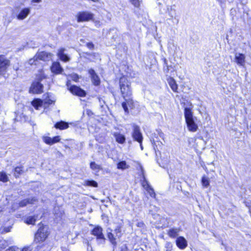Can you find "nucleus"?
<instances>
[{
  "instance_id": "393cba45",
  "label": "nucleus",
  "mask_w": 251,
  "mask_h": 251,
  "mask_svg": "<svg viewBox=\"0 0 251 251\" xmlns=\"http://www.w3.org/2000/svg\"><path fill=\"white\" fill-rule=\"evenodd\" d=\"M169 84L174 92H176L177 89V85L175 80L171 77H170L168 79Z\"/></svg>"
},
{
  "instance_id": "3c124183",
  "label": "nucleus",
  "mask_w": 251,
  "mask_h": 251,
  "mask_svg": "<svg viewBox=\"0 0 251 251\" xmlns=\"http://www.w3.org/2000/svg\"><path fill=\"white\" fill-rule=\"evenodd\" d=\"M41 1V0H32V2L39 3Z\"/></svg>"
},
{
  "instance_id": "20e7f679",
  "label": "nucleus",
  "mask_w": 251,
  "mask_h": 251,
  "mask_svg": "<svg viewBox=\"0 0 251 251\" xmlns=\"http://www.w3.org/2000/svg\"><path fill=\"white\" fill-rule=\"evenodd\" d=\"M102 228L100 226L95 227L91 231V234L97 238V240L99 244H104L105 238L102 233Z\"/></svg>"
},
{
  "instance_id": "39448f33",
  "label": "nucleus",
  "mask_w": 251,
  "mask_h": 251,
  "mask_svg": "<svg viewBox=\"0 0 251 251\" xmlns=\"http://www.w3.org/2000/svg\"><path fill=\"white\" fill-rule=\"evenodd\" d=\"M230 16L233 21H235L238 20L240 17L241 19H243V22L245 23L244 18L245 17V16L248 18V13H244V14L242 16H241V13L239 10V8L237 7L236 8H232L230 9Z\"/></svg>"
},
{
  "instance_id": "c03bdc74",
  "label": "nucleus",
  "mask_w": 251,
  "mask_h": 251,
  "mask_svg": "<svg viewBox=\"0 0 251 251\" xmlns=\"http://www.w3.org/2000/svg\"><path fill=\"white\" fill-rule=\"evenodd\" d=\"M11 228V226L3 227L2 228H1L0 231L1 233L3 234V233H5L9 232L10 231Z\"/></svg>"
},
{
  "instance_id": "0eeeda50",
  "label": "nucleus",
  "mask_w": 251,
  "mask_h": 251,
  "mask_svg": "<svg viewBox=\"0 0 251 251\" xmlns=\"http://www.w3.org/2000/svg\"><path fill=\"white\" fill-rule=\"evenodd\" d=\"M76 17L78 22H86L92 20L93 18V14L87 11L80 12Z\"/></svg>"
},
{
  "instance_id": "423d86ee",
  "label": "nucleus",
  "mask_w": 251,
  "mask_h": 251,
  "mask_svg": "<svg viewBox=\"0 0 251 251\" xmlns=\"http://www.w3.org/2000/svg\"><path fill=\"white\" fill-rule=\"evenodd\" d=\"M132 137L135 141L138 142L139 143H142L143 138L140 130V127L135 124H133V132L132 133Z\"/></svg>"
},
{
  "instance_id": "ddd939ff",
  "label": "nucleus",
  "mask_w": 251,
  "mask_h": 251,
  "mask_svg": "<svg viewBox=\"0 0 251 251\" xmlns=\"http://www.w3.org/2000/svg\"><path fill=\"white\" fill-rule=\"evenodd\" d=\"M43 141L48 145H52L60 141V136H56L51 138V137L44 136L42 137Z\"/></svg>"
},
{
  "instance_id": "c756f323",
  "label": "nucleus",
  "mask_w": 251,
  "mask_h": 251,
  "mask_svg": "<svg viewBox=\"0 0 251 251\" xmlns=\"http://www.w3.org/2000/svg\"><path fill=\"white\" fill-rule=\"evenodd\" d=\"M163 71L166 74H167L169 71L173 69V67L171 65H169L167 62V60L166 58H163Z\"/></svg>"
},
{
  "instance_id": "aec40b11",
  "label": "nucleus",
  "mask_w": 251,
  "mask_h": 251,
  "mask_svg": "<svg viewBox=\"0 0 251 251\" xmlns=\"http://www.w3.org/2000/svg\"><path fill=\"white\" fill-rule=\"evenodd\" d=\"M65 49L62 48L59 50L57 56L59 59L64 62H68L70 60V57L66 54L64 53Z\"/></svg>"
},
{
  "instance_id": "5fc2aeb1",
  "label": "nucleus",
  "mask_w": 251,
  "mask_h": 251,
  "mask_svg": "<svg viewBox=\"0 0 251 251\" xmlns=\"http://www.w3.org/2000/svg\"><path fill=\"white\" fill-rule=\"evenodd\" d=\"M53 101L50 100H48V104H50L52 103Z\"/></svg>"
},
{
  "instance_id": "4be33fe9",
  "label": "nucleus",
  "mask_w": 251,
  "mask_h": 251,
  "mask_svg": "<svg viewBox=\"0 0 251 251\" xmlns=\"http://www.w3.org/2000/svg\"><path fill=\"white\" fill-rule=\"evenodd\" d=\"M30 12V9L25 8L21 10L17 16V18L19 20H23L25 19Z\"/></svg>"
},
{
  "instance_id": "bf43d9fd",
  "label": "nucleus",
  "mask_w": 251,
  "mask_h": 251,
  "mask_svg": "<svg viewBox=\"0 0 251 251\" xmlns=\"http://www.w3.org/2000/svg\"><path fill=\"white\" fill-rule=\"evenodd\" d=\"M178 23V20L177 19V23Z\"/></svg>"
},
{
  "instance_id": "6e6d98bb",
  "label": "nucleus",
  "mask_w": 251,
  "mask_h": 251,
  "mask_svg": "<svg viewBox=\"0 0 251 251\" xmlns=\"http://www.w3.org/2000/svg\"><path fill=\"white\" fill-rule=\"evenodd\" d=\"M140 147H141V150H143V147L142 146V143H140Z\"/></svg>"
},
{
  "instance_id": "6e6552de",
  "label": "nucleus",
  "mask_w": 251,
  "mask_h": 251,
  "mask_svg": "<svg viewBox=\"0 0 251 251\" xmlns=\"http://www.w3.org/2000/svg\"><path fill=\"white\" fill-rule=\"evenodd\" d=\"M124 99L126 101L123 102L122 103V105L125 112L128 113L129 112L128 106L130 109H133L135 107L134 102L130 97L126 98Z\"/></svg>"
},
{
  "instance_id": "f3484780",
  "label": "nucleus",
  "mask_w": 251,
  "mask_h": 251,
  "mask_svg": "<svg viewBox=\"0 0 251 251\" xmlns=\"http://www.w3.org/2000/svg\"><path fill=\"white\" fill-rule=\"evenodd\" d=\"M151 144L155 152L156 155H157V152L160 153V152L159 151V148L162 147L163 143L159 140H155L153 137L152 138V139H151Z\"/></svg>"
},
{
  "instance_id": "49530a36",
  "label": "nucleus",
  "mask_w": 251,
  "mask_h": 251,
  "mask_svg": "<svg viewBox=\"0 0 251 251\" xmlns=\"http://www.w3.org/2000/svg\"><path fill=\"white\" fill-rule=\"evenodd\" d=\"M37 60L38 59H36L35 55L33 58H31L29 60L28 63L30 65H33V64L36 65V64L35 63V61H37Z\"/></svg>"
},
{
  "instance_id": "2eb2a0df",
  "label": "nucleus",
  "mask_w": 251,
  "mask_h": 251,
  "mask_svg": "<svg viewBox=\"0 0 251 251\" xmlns=\"http://www.w3.org/2000/svg\"><path fill=\"white\" fill-rule=\"evenodd\" d=\"M89 74L91 75L92 81L94 85L95 86L99 85L100 82V79L99 76L95 73V71L93 69H91L89 70Z\"/></svg>"
},
{
  "instance_id": "79ce46f5",
  "label": "nucleus",
  "mask_w": 251,
  "mask_h": 251,
  "mask_svg": "<svg viewBox=\"0 0 251 251\" xmlns=\"http://www.w3.org/2000/svg\"><path fill=\"white\" fill-rule=\"evenodd\" d=\"M129 1L136 7H139L142 2V0H129Z\"/></svg>"
},
{
  "instance_id": "dca6fc26",
  "label": "nucleus",
  "mask_w": 251,
  "mask_h": 251,
  "mask_svg": "<svg viewBox=\"0 0 251 251\" xmlns=\"http://www.w3.org/2000/svg\"><path fill=\"white\" fill-rule=\"evenodd\" d=\"M50 69L51 72L55 74H61L63 71V69L58 62H54L52 63Z\"/></svg>"
},
{
  "instance_id": "1a4fd4ad",
  "label": "nucleus",
  "mask_w": 251,
  "mask_h": 251,
  "mask_svg": "<svg viewBox=\"0 0 251 251\" xmlns=\"http://www.w3.org/2000/svg\"><path fill=\"white\" fill-rule=\"evenodd\" d=\"M43 85L38 81L33 82L29 92L32 93H41L43 92Z\"/></svg>"
},
{
  "instance_id": "ea45409f",
  "label": "nucleus",
  "mask_w": 251,
  "mask_h": 251,
  "mask_svg": "<svg viewBox=\"0 0 251 251\" xmlns=\"http://www.w3.org/2000/svg\"><path fill=\"white\" fill-rule=\"evenodd\" d=\"M113 234L115 235V237L119 238L121 236V227L118 226L114 231Z\"/></svg>"
},
{
  "instance_id": "f704fd0d",
  "label": "nucleus",
  "mask_w": 251,
  "mask_h": 251,
  "mask_svg": "<svg viewBox=\"0 0 251 251\" xmlns=\"http://www.w3.org/2000/svg\"><path fill=\"white\" fill-rule=\"evenodd\" d=\"M179 230L177 228H171L168 231V235L172 238H175L177 236Z\"/></svg>"
},
{
  "instance_id": "2f4dec72",
  "label": "nucleus",
  "mask_w": 251,
  "mask_h": 251,
  "mask_svg": "<svg viewBox=\"0 0 251 251\" xmlns=\"http://www.w3.org/2000/svg\"><path fill=\"white\" fill-rule=\"evenodd\" d=\"M83 185L87 186H91L94 187H97L98 186V183L93 180H86L84 181Z\"/></svg>"
},
{
  "instance_id": "7c9ffc66",
  "label": "nucleus",
  "mask_w": 251,
  "mask_h": 251,
  "mask_svg": "<svg viewBox=\"0 0 251 251\" xmlns=\"http://www.w3.org/2000/svg\"><path fill=\"white\" fill-rule=\"evenodd\" d=\"M37 216H28L25 220V222L28 225H34Z\"/></svg>"
},
{
  "instance_id": "4468645a",
  "label": "nucleus",
  "mask_w": 251,
  "mask_h": 251,
  "mask_svg": "<svg viewBox=\"0 0 251 251\" xmlns=\"http://www.w3.org/2000/svg\"><path fill=\"white\" fill-rule=\"evenodd\" d=\"M235 61L240 66H244L245 64V55L240 53H236L235 54Z\"/></svg>"
},
{
  "instance_id": "72a5a7b5",
  "label": "nucleus",
  "mask_w": 251,
  "mask_h": 251,
  "mask_svg": "<svg viewBox=\"0 0 251 251\" xmlns=\"http://www.w3.org/2000/svg\"><path fill=\"white\" fill-rule=\"evenodd\" d=\"M9 177L7 174L4 171L0 172V181L5 183L9 181Z\"/></svg>"
},
{
  "instance_id": "f03ea898",
  "label": "nucleus",
  "mask_w": 251,
  "mask_h": 251,
  "mask_svg": "<svg viewBox=\"0 0 251 251\" xmlns=\"http://www.w3.org/2000/svg\"><path fill=\"white\" fill-rule=\"evenodd\" d=\"M119 85L121 93L124 99L131 97L132 96V90L130 83L125 77H122L119 80Z\"/></svg>"
},
{
  "instance_id": "473e14b6",
  "label": "nucleus",
  "mask_w": 251,
  "mask_h": 251,
  "mask_svg": "<svg viewBox=\"0 0 251 251\" xmlns=\"http://www.w3.org/2000/svg\"><path fill=\"white\" fill-rule=\"evenodd\" d=\"M43 104V101L40 99H35L32 101V106L36 109H38Z\"/></svg>"
},
{
  "instance_id": "8fccbe9b",
  "label": "nucleus",
  "mask_w": 251,
  "mask_h": 251,
  "mask_svg": "<svg viewBox=\"0 0 251 251\" xmlns=\"http://www.w3.org/2000/svg\"><path fill=\"white\" fill-rule=\"evenodd\" d=\"M241 4H245L247 3V0H238Z\"/></svg>"
},
{
  "instance_id": "7ed1b4c3",
  "label": "nucleus",
  "mask_w": 251,
  "mask_h": 251,
  "mask_svg": "<svg viewBox=\"0 0 251 251\" xmlns=\"http://www.w3.org/2000/svg\"><path fill=\"white\" fill-rule=\"evenodd\" d=\"M38 226V230L35 234L34 242L36 243L44 241L49 235L48 227L44 226L41 223Z\"/></svg>"
},
{
  "instance_id": "4c0bfd02",
  "label": "nucleus",
  "mask_w": 251,
  "mask_h": 251,
  "mask_svg": "<svg viewBox=\"0 0 251 251\" xmlns=\"http://www.w3.org/2000/svg\"><path fill=\"white\" fill-rule=\"evenodd\" d=\"M128 166L126 165V163L125 161H122L119 162L117 164V168L119 169H125L127 168Z\"/></svg>"
},
{
  "instance_id": "cd10ccee",
  "label": "nucleus",
  "mask_w": 251,
  "mask_h": 251,
  "mask_svg": "<svg viewBox=\"0 0 251 251\" xmlns=\"http://www.w3.org/2000/svg\"><path fill=\"white\" fill-rule=\"evenodd\" d=\"M14 176L16 178H18L24 173L23 167H16L14 169Z\"/></svg>"
},
{
  "instance_id": "864d4df0",
  "label": "nucleus",
  "mask_w": 251,
  "mask_h": 251,
  "mask_svg": "<svg viewBox=\"0 0 251 251\" xmlns=\"http://www.w3.org/2000/svg\"><path fill=\"white\" fill-rule=\"evenodd\" d=\"M251 18H249V19L247 21V24L250 25V24H251Z\"/></svg>"
},
{
  "instance_id": "4d7b16f0",
  "label": "nucleus",
  "mask_w": 251,
  "mask_h": 251,
  "mask_svg": "<svg viewBox=\"0 0 251 251\" xmlns=\"http://www.w3.org/2000/svg\"><path fill=\"white\" fill-rule=\"evenodd\" d=\"M218 0L220 3H222L223 2V0Z\"/></svg>"
},
{
  "instance_id": "c85d7f7f",
  "label": "nucleus",
  "mask_w": 251,
  "mask_h": 251,
  "mask_svg": "<svg viewBox=\"0 0 251 251\" xmlns=\"http://www.w3.org/2000/svg\"><path fill=\"white\" fill-rule=\"evenodd\" d=\"M31 250L30 247H25L23 249H21L16 247H12L7 249L6 251H31Z\"/></svg>"
},
{
  "instance_id": "58836bf2",
  "label": "nucleus",
  "mask_w": 251,
  "mask_h": 251,
  "mask_svg": "<svg viewBox=\"0 0 251 251\" xmlns=\"http://www.w3.org/2000/svg\"><path fill=\"white\" fill-rule=\"evenodd\" d=\"M150 208L151 209L149 210V214H151L154 218H156V217L158 216V215L155 213H153L152 209H154V210L157 212L158 210V208L155 206H151Z\"/></svg>"
},
{
  "instance_id": "09e8293b",
  "label": "nucleus",
  "mask_w": 251,
  "mask_h": 251,
  "mask_svg": "<svg viewBox=\"0 0 251 251\" xmlns=\"http://www.w3.org/2000/svg\"><path fill=\"white\" fill-rule=\"evenodd\" d=\"M136 226L138 227L143 228L145 226V225L144 224V223L143 222H137V223L136 224Z\"/></svg>"
},
{
  "instance_id": "052dcab7",
  "label": "nucleus",
  "mask_w": 251,
  "mask_h": 251,
  "mask_svg": "<svg viewBox=\"0 0 251 251\" xmlns=\"http://www.w3.org/2000/svg\"><path fill=\"white\" fill-rule=\"evenodd\" d=\"M1 209H0V213L1 212Z\"/></svg>"
},
{
  "instance_id": "de8ad7c7",
  "label": "nucleus",
  "mask_w": 251,
  "mask_h": 251,
  "mask_svg": "<svg viewBox=\"0 0 251 251\" xmlns=\"http://www.w3.org/2000/svg\"><path fill=\"white\" fill-rule=\"evenodd\" d=\"M86 46L90 50H93L94 48V45L92 42H88L86 44Z\"/></svg>"
},
{
  "instance_id": "13d9d810",
  "label": "nucleus",
  "mask_w": 251,
  "mask_h": 251,
  "mask_svg": "<svg viewBox=\"0 0 251 251\" xmlns=\"http://www.w3.org/2000/svg\"><path fill=\"white\" fill-rule=\"evenodd\" d=\"M87 53V54H88V55H91V54H90V53Z\"/></svg>"
},
{
  "instance_id": "b1692460",
  "label": "nucleus",
  "mask_w": 251,
  "mask_h": 251,
  "mask_svg": "<svg viewBox=\"0 0 251 251\" xmlns=\"http://www.w3.org/2000/svg\"><path fill=\"white\" fill-rule=\"evenodd\" d=\"M113 135L115 138L116 141L118 143L120 144H123L124 143H125L126 140V137L124 135L120 133L114 132L113 133Z\"/></svg>"
},
{
  "instance_id": "6ab92c4d",
  "label": "nucleus",
  "mask_w": 251,
  "mask_h": 251,
  "mask_svg": "<svg viewBox=\"0 0 251 251\" xmlns=\"http://www.w3.org/2000/svg\"><path fill=\"white\" fill-rule=\"evenodd\" d=\"M38 200L36 197H32L23 200L21 201L19 204L20 207H24L28 204H34Z\"/></svg>"
},
{
  "instance_id": "9b49d317",
  "label": "nucleus",
  "mask_w": 251,
  "mask_h": 251,
  "mask_svg": "<svg viewBox=\"0 0 251 251\" xmlns=\"http://www.w3.org/2000/svg\"><path fill=\"white\" fill-rule=\"evenodd\" d=\"M69 90L72 94L79 97H85L86 95L84 90L75 85L71 86Z\"/></svg>"
},
{
  "instance_id": "a211bd4d",
  "label": "nucleus",
  "mask_w": 251,
  "mask_h": 251,
  "mask_svg": "<svg viewBox=\"0 0 251 251\" xmlns=\"http://www.w3.org/2000/svg\"><path fill=\"white\" fill-rule=\"evenodd\" d=\"M166 13L168 14L170 18L168 20L176 18V11L175 9V5H167Z\"/></svg>"
},
{
  "instance_id": "c9c22d12",
  "label": "nucleus",
  "mask_w": 251,
  "mask_h": 251,
  "mask_svg": "<svg viewBox=\"0 0 251 251\" xmlns=\"http://www.w3.org/2000/svg\"><path fill=\"white\" fill-rule=\"evenodd\" d=\"M141 168L142 172L143 178V181L142 182V186L145 188L147 189V188H149V187H150L151 186L149 185L148 181L146 180V179L145 178V176L144 175L143 169L142 167H141Z\"/></svg>"
},
{
  "instance_id": "412c9836",
  "label": "nucleus",
  "mask_w": 251,
  "mask_h": 251,
  "mask_svg": "<svg viewBox=\"0 0 251 251\" xmlns=\"http://www.w3.org/2000/svg\"><path fill=\"white\" fill-rule=\"evenodd\" d=\"M176 244L177 247L181 249L185 248L187 246L186 240L182 236H180L176 239Z\"/></svg>"
},
{
  "instance_id": "f257e3e1",
  "label": "nucleus",
  "mask_w": 251,
  "mask_h": 251,
  "mask_svg": "<svg viewBox=\"0 0 251 251\" xmlns=\"http://www.w3.org/2000/svg\"><path fill=\"white\" fill-rule=\"evenodd\" d=\"M184 117L188 130L191 132H196L198 129V126L195 121L191 108H184Z\"/></svg>"
},
{
  "instance_id": "f8f14e48",
  "label": "nucleus",
  "mask_w": 251,
  "mask_h": 251,
  "mask_svg": "<svg viewBox=\"0 0 251 251\" xmlns=\"http://www.w3.org/2000/svg\"><path fill=\"white\" fill-rule=\"evenodd\" d=\"M10 65V61L3 55H0V71H5Z\"/></svg>"
},
{
  "instance_id": "bb28decb",
  "label": "nucleus",
  "mask_w": 251,
  "mask_h": 251,
  "mask_svg": "<svg viewBox=\"0 0 251 251\" xmlns=\"http://www.w3.org/2000/svg\"><path fill=\"white\" fill-rule=\"evenodd\" d=\"M154 138L155 140H160V139H164V134L160 129H156L155 132L152 134V138Z\"/></svg>"
},
{
  "instance_id": "e433bc0d",
  "label": "nucleus",
  "mask_w": 251,
  "mask_h": 251,
  "mask_svg": "<svg viewBox=\"0 0 251 251\" xmlns=\"http://www.w3.org/2000/svg\"><path fill=\"white\" fill-rule=\"evenodd\" d=\"M201 183L204 187H208L209 185V178L205 176H203L201 179Z\"/></svg>"
},
{
  "instance_id": "9d476101",
  "label": "nucleus",
  "mask_w": 251,
  "mask_h": 251,
  "mask_svg": "<svg viewBox=\"0 0 251 251\" xmlns=\"http://www.w3.org/2000/svg\"><path fill=\"white\" fill-rule=\"evenodd\" d=\"M52 54L46 51H41L37 52L35 55L36 59L48 61L51 59Z\"/></svg>"
},
{
  "instance_id": "5701e85b",
  "label": "nucleus",
  "mask_w": 251,
  "mask_h": 251,
  "mask_svg": "<svg viewBox=\"0 0 251 251\" xmlns=\"http://www.w3.org/2000/svg\"><path fill=\"white\" fill-rule=\"evenodd\" d=\"M54 127L57 129H59L60 130L65 129L68 128L69 124L66 122L61 121L60 122H57L54 125Z\"/></svg>"
},
{
  "instance_id": "a18cd8bd",
  "label": "nucleus",
  "mask_w": 251,
  "mask_h": 251,
  "mask_svg": "<svg viewBox=\"0 0 251 251\" xmlns=\"http://www.w3.org/2000/svg\"><path fill=\"white\" fill-rule=\"evenodd\" d=\"M165 248L167 249L166 251H170L172 248V244L170 242H167L165 244Z\"/></svg>"
},
{
  "instance_id": "a878e982",
  "label": "nucleus",
  "mask_w": 251,
  "mask_h": 251,
  "mask_svg": "<svg viewBox=\"0 0 251 251\" xmlns=\"http://www.w3.org/2000/svg\"><path fill=\"white\" fill-rule=\"evenodd\" d=\"M110 231L107 232V238H108L110 243L114 246H116L117 245V242L116 241V239L117 237H115V235H114L113 233H112V230L109 229Z\"/></svg>"
},
{
  "instance_id": "a19ab883",
  "label": "nucleus",
  "mask_w": 251,
  "mask_h": 251,
  "mask_svg": "<svg viewBox=\"0 0 251 251\" xmlns=\"http://www.w3.org/2000/svg\"><path fill=\"white\" fill-rule=\"evenodd\" d=\"M90 166V168L93 170H99L100 169V166L97 164L95 162H91Z\"/></svg>"
},
{
  "instance_id": "603ef678",
  "label": "nucleus",
  "mask_w": 251,
  "mask_h": 251,
  "mask_svg": "<svg viewBox=\"0 0 251 251\" xmlns=\"http://www.w3.org/2000/svg\"><path fill=\"white\" fill-rule=\"evenodd\" d=\"M99 101L100 102V104L101 105V106H103L102 103H104V101L102 100V101H101V100L100 98H99Z\"/></svg>"
},
{
  "instance_id": "37998d69",
  "label": "nucleus",
  "mask_w": 251,
  "mask_h": 251,
  "mask_svg": "<svg viewBox=\"0 0 251 251\" xmlns=\"http://www.w3.org/2000/svg\"><path fill=\"white\" fill-rule=\"evenodd\" d=\"M147 191L149 193L151 197L155 198V193L154 191V190L151 187V186L149 187V188H147Z\"/></svg>"
}]
</instances>
